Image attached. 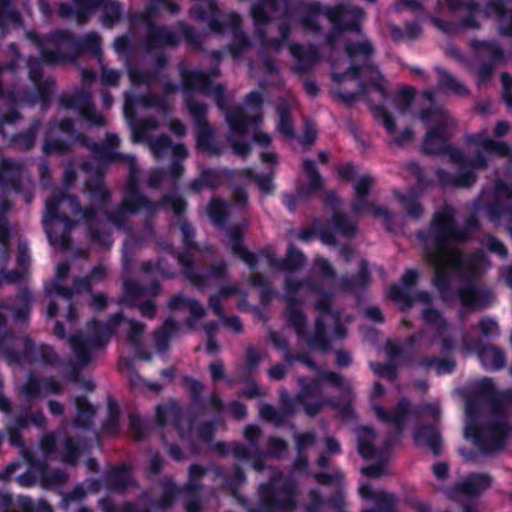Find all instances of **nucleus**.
<instances>
[{"instance_id": "obj_1", "label": "nucleus", "mask_w": 512, "mask_h": 512, "mask_svg": "<svg viewBox=\"0 0 512 512\" xmlns=\"http://www.w3.org/2000/svg\"><path fill=\"white\" fill-rule=\"evenodd\" d=\"M352 24L334 27L328 37L333 48L332 93L344 102L356 100L360 94L383 101L388 97V84L380 71L368 63L373 48L361 33L358 21L363 19L360 8L351 11Z\"/></svg>"}, {"instance_id": "obj_2", "label": "nucleus", "mask_w": 512, "mask_h": 512, "mask_svg": "<svg viewBox=\"0 0 512 512\" xmlns=\"http://www.w3.org/2000/svg\"><path fill=\"white\" fill-rule=\"evenodd\" d=\"M463 240L465 234L456 228L453 210L444 207L437 211L425 238L426 256L435 268L437 283L449 271L460 267L462 261L457 245Z\"/></svg>"}, {"instance_id": "obj_3", "label": "nucleus", "mask_w": 512, "mask_h": 512, "mask_svg": "<svg viewBox=\"0 0 512 512\" xmlns=\"http://www.w3.org/2000/svg\"><path fill=\"white\" fill-rule=\"evenodd\" d=\"M144 331L143 324L128 320L121 314H116L106 326L96 322L90 323L85 336H73L69 339V343L78 363L84 366L92 361L96 354L104 348L112 335H124L130 346L138 348Z\"/></svg>"}, {"instance_id": "obj_4", "label": "nucleus", "mask_w": 512, "mask_h": 512, "mask_svg": "<svg viewBox=\"0 0 512 512\" xmlns=\"http://www.w3.org/2000/svg\"><path fill=\"white\" fill-rule=\"evenodd\" d=\"M72 214L81 212L77 202L68 196H55L46 202V213L43 219L50 243L59 249L69 246L68 231L71 229L66 211Z\"/></svg>"}, {"instance_id": "obj_5", "label": "nucleus", "mask_w": 512, "mask_h": 512, "mask_svg": "<svg viewBox=\"0 0 512 512\" xmlns=\"http://www.w3.org/2000/svg\"><path fill=\"white\" fill-rule=\"evenodd\" d=\"M466 416L465 435L472 439L476 446L486 452H493L504 446L506 436L510 431L506 424L495 419L484 427H478L477 408L472 400H468L466 403Z\"/></svg>"}, {"instance_id": "obj_6", "label": "nucleus", "mask_w": 512, "mask_h": 512, "mask_svg": "<svg viewBox=\"0 0 512 512\" xmlns=\"http://www.w3.org/2000/svg\"><path fill=\"white\" fill-rule=\"evenodd\" d=\"M470 143L471 151L476 154L472 158L466 159L462 152L456 149H453L450 152L451 159L456 163L461 164L462 170H465L466 168H484L487 160L482 156L483 153L487 155L507 156L511 152V148L508 144L488 138L486 132L479 133L471 137Z\"/></svg>"}, {"instance_id": "obj_7", "label": "nucleus", "mask_w": 512, "mask_h": 512, "mask_svg": "<svg viewBox=\"0 0 512 512\" xmlns=\"http://www.w3.org/2000/svg\"><path fill=\"white\" fill-rule=\"evenodd\" d=\"M421 119L427 125L424 149L429 153L440 152L444 148L446 139L453 132L455 121L442 110L422 114Z\"/></svg>"}, {"instance_id": "obj_8", "label": "nucleus", "mask_w": 512, "mask_h": 512, "mask_svg": "<svg viewBox=\"0 0 512 512\" xmlns=\"http://www.w3.org/2000/svg\"><path fill=\"white\" fill-rule=\"evenodd\" d=\"M261 104V96L257 92H252L247 98V107L255 110L252 117H244L242 111H235L226 115L227 122L230 126V141L234 152L238 155H246L249 151V145L246 143H238L233 138L235 136H241L246 133L248 125L251 123H257L261 120L259 114V108Z\"/></svg>"}, {"instance_id": "obj_9", "label": "nucleus", "mask_w": 512, "mask_h": 512, "mask_svg": "<svg viewBox=\"0 0 512 512\" xmlns=\"http://www.w3.org/2000/svg\"><path fill=\"white\" fill-rule=\"evenodd\" d=\"M374 183V179L368 175H365L359 178L355 184V195L358 199L357 202L353 205L352 209L355 214H362L364 212H369L377 218L383 219V221H388L389 212L384 207L377 206L373 203H365L363 202V198L369 193V190Z\"/></svg>"}, {"instance_id": "obj_10", "label": "nucleus", "mask_w": 512, "mask_h": 512, "mask_svg": "<svg viewBox=\"0 0 512 512\" xmlns=\"http://www.w3.org/2000/svg\"><path fill=\"white\" fill-rule=\"evenodd\" d=\"M276 485V479L273 478L271 484L261 485L260 493L266 504L272 511L288 512L295 506L294 495L287 490L273 491Z\"/></svg>"}, {"instance_id": "obj_11", "label": "nucleus", "mask_w": 512, "mask_h": 512, "mask_svg": "<svg viewBox=\"0 0 512 512\" xmlns=\"http://www.w3.org/2000/svg\"><path fill=\"white\" fill-rule=\"evenodd\" d=\"M423 319L426 323L425 333L436 334L441 340V349L443 351L452 349L453 342L451 341V335L439 312L428 307L423 310Z\"/></svg>"}, {"instance_id": "obj_12", "label": "nucleus", "mask_w": 512, "mask_h": 512, "mask_svg": "<svg viewBox=\"0 0 512 512\" xmlns=\"http://www.w3.org/2000/svg\"><path fill=\"white\" fill-rule=\"evenodd\" d=\"M187 105L190 113L195 118L198 128H197V144L198 147L210 151L217 152L214 149L213 142V134L211 128L203 122L204 115L206 113V108L202 104L195 103L194 101L188 99Z\"/></svg>"}, {"instance_id": "obj_13", "label": "nucleus", "mask_w": 512, "mask_h": 512, "mask_svg": "<svg viewBox=\"0 0 512 512\" xmlns=\"http://www.w3.org/2000/svg\"><path fill=\"white\" fill-rule=\"evenodd\" d=\"M484 13L497 18L503 35L512 36V0H488Z\"/></svg>"}, {"instance_id": "obj_14", "label": "nucleus", "mask_w": 512, "mask_h": 512, "mask_svg": "<svg viewBox=\"0 0 512 512\" xmlns=\"http://www.w3.org/2000/svg\"><path fill=\"white\" fill-rule=\"evenodd\" d=\"M477 57L480 60H489V65H483L477 70L478 82H486L492 73L493 65L502 58V50L494 43L482 42L475 46Z\"/></svg>"}, {"instance_id": "obj_15", "label": "nucleus", "mask_w": 512, "mask_h": 512, "mask_svg": "<svg viewBox=\"0 0 512 512\" xmlns=\"http://www.w3.org/2000/svg\"><path fill=\"white\" fill-rule=\"evenodd\" d=\"M302 283H292L287 281L285 288V297L287 299V319L294 326L298 334L302 333V327L304 325V318L301 311L298 309V301L295 295L304 290Z\"/></svg>"}, {"instance_id": "obj_16", "label": "nucleus", "mask_w": 512, "mask_h": 512, "mask_svg": "<svg viewBox=\"0 0 512 512\" xmlns=\"http://www.w3.org/2000/svg\"><path fill=\"white\" fill-rule=\"evenodd\" d=\"M183 78L186 87L190 89H198L205 94H213L215 96L217 105L220 108L224 107L222 99L224 93L223 87L218 85L217 87L210 89V82L205 73L201 71H190L183 74Z\"/></svg>"}, {"instance_id": "obj_17", "label": "nucleus", "mask_w": 512, "mask_h": 512, "mask_svg": "<svg viewBox=\"0 0 512 512\" xmlns=\"http://www.w3.org/2000/svg\"><path fill=\"white\" fill-rule=\"evenodd\" d=\"M358 450L362 457L376 459L382 457L388 451V445L374 446L376 435L372 429L362 427L357 431Z\"/></svg>"}, {"instance_id": "obj_18", "label": "nucleus", "mask_w": 512, "mask_h": 512, "mask_svg": "<svg viewBox=\"0 0 512 512\" xmlns=\"http://www.w3.org/2000/svg\"><path fill=\"white\" fill-rule=\"evenodd\" d=\"M491 479L486 474H472L464 478L455 488V494L464 497H473L487 489Z\"/></svg>"}, {"instance_id": "obj_19", "label": "nucleus", "mask_w": 512, "mask_h": 512, "mask_svg": "<svg viewBox=\"0 0 512 512\" xmlns=\"http://www.w3.org/2000/svg\"><path fill=\"white\" fill-rule=\"evenodd\" d=\"M58 392H60V386L55 380L46 379L40 383L36 379L30 378L21 389V397L28 402L41 395Z\"/></svg>"}, {"instance_id": "obj_20", "label": "nucleus", "mask_w": 512, "mask_h": 512, "mask_svg": "<svg viewBox=\"0 0 512 512\" xmlns=\"http://www.w3.org/2000/svg\"><path fill=\"white\" fill-rule=\"evenodd\" d=\"M97 9L103 10L104 22L106 24L114 23L120 15L119 5L116 2L110 0H79L77 3V9Z\"/></svg>"}, {"instance_id": "obj_21", "label": "nucleus", "mask_w": 512, "mask_h": 512, "mask_svg": "<svg viewBox=\"0 0 512 512\" xmlns=\"http://www.w3.org/2000/svg\"><path fill=\"white\" fill-rule=\"evenodd\" d=\"M157 420L166 428L175 429L181 437L180 425L183 422L180 409L174 403L159 406L157 408Z\"/></svg>"}, {"instance_id": "obj_22", "label": "nucleus", "mask_w": 512, "mask_h": 512, "mask_svg": "<svg viewBox=\"0 0 512 512\" xmlns=\"http://www.w3.org/2000/svg\"><path fill=\"white\" fill-rule=\"evenodd\" d=\"M375 415L382 421L390 423L397 428H401L402 424L405 422L409 405L406 401L402 400L398 403L394 412H388L382 406L375 405L373 407Z\"/></svg>"}, {"instance_id": "obj_23", "label": "nucleus", "mask_w": 512, "mask_h": 512, "mask_svg": "<svg viewBox=\"0 0 512 512\" xmlns=\"http://www.w3.org/2000/svg\"><path fill=\"white\" fill-rule=\"evenodd\" d=\"M374 114L377 120L384 125V127L393 137L394 141L398 144H405L413 139V132L409 129H405L400 134L396 132V128L391 115L383 107H376L374 109Z\"/></svg>"}, {"instance_id": "obj_24", "label": "nucleus", "mask_w": 512, "mask_h": 512, "mask_svg": "<svg viewBox=\"0 0 512 512\" xmlns=\"http://www.w3.org/2000/svg\"><path fill=\"white\" fill-rule=\"evenodd\" d=\"M303 171L308 183H303L299 186L298 194L300 197L311 195L322 188V180L315 170L313 161L304 160Z\"/></svg>"}, {"instance_id": "obj_25", "label": "nucleus", "mask_w": 512, "mask_h": 512, "mask_svg": "<svg viewBox=\"0 0 512 512\" xmlns=\"http://www.w3.org/2000/svg\"><path fill=\"white\" fill-rule=\"evenodd\" d=\"M438 89L457 96H466L469 94V89L462 81L441 69L438 70Z\"/></svg>"}, {"instance_id": "obj_26", "label": "nucleus", "mask_w": 512, "mask_h": 512, "mask_svg": "<svg viewBox=\"0 0 512 512\" xmlns=\"http://www.w3.org/2000/svg\"><path fill=\"white\" fill-rule=\"evenodd\" d=\"M447 6L451 11H457L459 9H465L467 14L471 16V19H467L461 23V27L464 29L478 28L479 23L475 19L482 14V10L479 6L473 2L463 3L461 0H447Z\"/></svg>"}, {"instance_id": "obj_27", "label": "nucleus", "mask_w": 512, "mask_h": 512, "mask_svg": "<svg viewBox=\"0 0 512 512\" xmlns=\"http://www.w3.org/2000/svg\"><path fill=\"white\" fill-rule=\"evenodd\" d=\"M241 230L233 229L228 231L227 238L228 244L230 245L234 254L242 259L250 268L255 267L256 258L255 256L247 251V249L241 244Z\"/></svg>"}, {"instance_id": "obj_28", "label": "nucleus", "mask_w": 512, "mask_h": 512, "mask_svg": "<svg viewBox=\"0 0 512 512\" xmlns=\"http://www.w3.org/2000/svg\"><path fill=\"white\" fill-rule=\"evenodd\" d=\"M290 52L298 61L297 69L304 71L318 60V51L312 47H301L297 45L290 46Z\"/></svg>"}, {"instance_id": "obj_29", "label": "nucleus", "mask_w": 512, "mask_h": 512, "mask_svg": "<svg viewBox=\"0 0 512 512\" xmlns=\"http://www.w3.org/2000/svg\"><path fill=\"white\" fill-rule=\"evenodd\" d=\"M483 366L490 370L501 369L505 364L502 352L493 346L485 347L479 354Z\"/></svg>"}, {"instance_id": "obj_30", "label": "nucleus", "mask_w": 512, "mask_h": 512, "mask_svg": "<svg viewBox=\"0 0 512 512\" xmlns=\"http://www.w3.org/2000/svg\"><path fill=\"white\" fill-rule=\"evenodd\" d=\"M414 438L419 445L429 446L434 453H438L441 441L439 433L434 427L427 426L418 429Z\"/></svg>"}, {"instance_id": "obj_31", "label": "nucleus", "mask_w": 512, "mask_h": 512, "mask_svg": "<svg viewBox=\"0 0 512 512\" xmlns=\"http://www.w3.org/2000/svg\"><path fill=\"white\" fill-rule=\"evenodd\" d=\"M151 203L137 191H131L124 199L122 211L127 213H137L143 210H150Z\"/></svg>"}, {"instance_id": "obj_32", "label": "nucleus", "mask_w": 512, "mask_h": 512, "mask_svg": "<svg viewBox=\"0 0 512 512\" xmlns=\"http://www.w3.org/2000/svg\"><path fill=\"white\" fill-rule=\"evenodd\" d=\"M226 176V173H219L212 170L204 171L200 177L192 183V188L195 191H199L203 187H216L222 183Z\"/></svg>"}, {"instance_id": "obj_33", "label": "nucleus", "mask_w": 512, "mask_h": 512, "mask_svg": "<svg viewBox=\"0 0 512 512\" xmlns=\"http://www.w3.org/2000/svg\"><path fill=\"white\" fill-rule=\"evenodd\" d=\"M169 306L172 309L187 308L195 318H201L204 315V308L198 302L186 299L181 295L171 299Z\"/></svg>"}, {"instance_id": "obj_34", "label": "nucleus", "mask_w": 512, "mask_h": 512, "mask_svg": "<svg viewBox=\"0 0 512 512\" xmlns=\"http://www.w3.org/2000/svg\"><path fill=\"white\" fill-rule=\"evenodd\" d=\"M106 276V269L104 266L99 265L95 267L88 278L75 282V289L80 292L82 289H88L91 284L101 281Z\"/></svg>"}, {"instance_id": "obj_35", "label": "nucleus", "mask_w": 512, "mask_h": 512, "mask_svg": "<svg viewBox=\"0 0 512 512\" xmlns=\"http://www.w3.org/2000/svg\"><path fill=\"white\" fill-rule=\"evenodd\" d=\"M360 273L356 281L351 283L348 279H342L340 285L343 289L355 291L356 289L363 288L369 281V277L367 274L366 263L364 261L360 262Z\"/></svg>"}, {"instance_id": "obj_36", "label": "nucleus", "mask_w": 512, "mask_h": 512, "mask_svg": "<svg viewBox=\"0 0 512 512\" xmlns=\"http://www.w3.org/2000/svg\"><path fill=\"white\" fill-rule=\"evenodd\" d=\"M318 387H319L318 382L314 383L313 387H304L299 395V400L303 403L305 412L309 416L316 415L322 407V404H317L315 406H312L307 402L309 395L312 392L316 391L318 389Z\"/></svg>"}, {"instance_id": "obj_37", "label": "nucleus", "mask_w": 512, "mask_h": 512, "mask_svg": "<svg viewBox=\"0 0 512 512\" xmlns=\"http://www.w3.org/2000/svg\"><path fill=\"white\" fill-rule=\"evenodd\" d=\"M359 493L363 498H372L378 501H383L387 504L394 502V497L391 494L383 491L375 492L370 485H362L359 488Z\"/></svg>"}, {"instance_id": "obj_38", "label": "nucleus", "mask_w": 512, "mask_h": 512, "mask_svg": "<svg viewBox=\"0 0 512 512\" xmlns=\"http://www.w3.org/2000/svg\"><path fill=\"white\" fill-rule=\"evenodd\" d=\"M227 212V205L218 200H213L208 207V215L215 224H221Z\"/></svg>"}, {"instance_id": "obj_39", "label": "nucleus", "mask_w": 512, "mask_h": 512, "mask_svg": "<svg viewBox=\"0 0 512 512\" xmlns=\"http://www.w3.org/2000/svg\"><path fill=\"white\" fill-rule=\"evenodd\" d=\"M330 321H335V316L325 312L323 313L320 318L317 320L316 324V338L311 341L310 345L312 347H319L324 348V346L320 343V340L324 333V326L328 324Z\"/></svg>"}, {"instance_id": "obj_40", "label": "nucleus", "mask_w": 512, "mask_h": 512, "mask_svg": "<svg viewBox=\"0 0 512 512\" xmlns=\"http://www.w3.org/2000/svg\"><path fill=\"white\" fill-rule=\"evenodd\" d=\"M398 198L410 216L417 218L422 214V206L411 195L398 196Z\"/></svg>"}, {"instance_id": "obj_41", "label": "nucleus", "mask_w": 512, "mask_h": 512, "mask_svg": "<svg viewBox=\"0 0 512 512\" xmlns=\"http://www.w3.org/2000/svg\"><path fill=\"white\" fill-rule=\"evenodd\" d=\"M414 92L410 87L402 88L397 96L396 104L397 109L401 112H406L409 110L411 102L413 100Z\"/></svg>"}, {"instance_id": "obj_42", "label": "nucleus", "mask_w": 512, "mask_h": 512, "mask_svg": "<svg viewBox=\"0 0 512 512\" xmlns=\"http://www.w3.org/2000/svg\"><path fill=\"white\" fill-rule=\"evenodd\" d=\"M162 205L164 208L171 209L176 215H180L186 208L184 200L177 195H168L163 201Z\"/></svg>"}, {"instance_id": "obj_43", "label": "nucleus", "mask_w": 512, "mask_h": 512, "mask_svg": "<svg viewBox=\"0 0 512 512\" xmlns=\"http://www.w3.org/2000/svg\"><path fill=\"white\" fill-rule=\"evenodd\" d=\"M278 112H279V117H280L278 129H279L280 133L287 138H293V136H294L293 127H292L291 121L289 119L287 110L285 108H279Z\"/></svg>"}, {"instance_id": "obj_44", "label": "nucleus", "mask_w": 512, "mask_h": 512, "mask_svg": "<svg viewBox=\"0 0 512 512\" xmlns=\"http://www.w3.org/2000/svg\"><path fill=\"white\" fill-rule=\"evenodd\" d=\"M275 4V0H262V4L254 6L252 9L253 17L256 23L264 22L267 19V11H270Z\"/></svg>"}, {"instance_id": "obj_45", "label": "nucleus", "mask_w": 512, "mask_h": 512, "mask_svg": "<svg viewBox=\"0 0 512 512\" xmlns=\"http://www.w3.org/2000/svg\"><path fill=\"white\" fill-rule=\"evenodd\" d=\"M389 297L401 304L403 308L410 307L412 304L408 297L407 291L399 286H393L389 290Z\"/></svg>"}, {"instance_id": "obj_46", "label": "nucleus", "mask_w": 512, "mask_h": 512, "mask_svg": "<svg viewBox=\"0 0 512 512\" xmlns=\"http://www.w3.org/2000/svg\"><path fill=\"white\" fill-rule=\"evenodd\" d=\"M149 146L155 156L159 157L170 148V140L166 136H161L158 139L149 141Z\"/></svg>"}, {"instance_id": "obj_47", "label": "nucleus", "mask_w": 512, "mask_h": 512, "mask_svg": "<svg viewBox=\"0 0 512 512\" xmlns=\"http://www.w3.org/2000/svg\"><path fill=\"white\" fill-rule=\"evenodd\" d=\"M176 327L177 325L174 321L168 320L165 322L163 328L155 333V338L159 349H162L164 341L173 331L176 330Z\"/></svg>"}, {"instance_id": "obj_48", "label": "nucleus", "mask_w": 512, "mask_h": 512, "mask_svg": "<svg viewBox=\"0 0 512 512\" xmlns=\"http://www.w3.org/2000/svg\"><path fill=\"white\" fill-rule=\"evenodd\" d=\"M158 127V122L154 119H146L141 126L135 131L133 135V140L135 142L144 140L146 138V133L149 130L156 129Z\"/></svg>"}, {"instance_id": "obj_49", "label": "nucleus", "mask_w": 512, "mask_h": 512, "mask_svg": "<svg viewBox=\"0 0 512 512\" xmlns=\"http://www.w3.org/2000/svg\"><path fill=\"white\" fill-rule=\"evenodd\" d=\"M319 15V12L315 9L308 11L302 19L303 28L308 32L317 31L318 27L316 26V23L318 21Z\"/></svg>"}, {"instance_id": "obj_50", "label": "nucleus", "mask_w": 512, "mask_h": 512, "mask_svg": "<svg viewBox=\"0 0 512 512\" xmlns=\"http://www.w3.org/2000/svg\"><path fill=\"white\" fill-rule=\"evenodd\" d=\"M295 441L299 452L302 453L315 443V435L312 433L299 434L296 436Z\"/></svg>"}, {"instance_id": "obj_51", "label": "nucleus", "mask_w": 512, "mask_h": 512, "mask_svg": "<svg viewBox=\"0 0 512 512\" xmlns=\"http://www.w3.org/2000/svg\"><path fill=\"white\" fill-rule=\"evenodd\" d=\"M303 259H304V257L302 255V253L294 250L293 248H290L288 255H287V259H286L285 268H287V269L296 268L303 262Z\"/></svg>"}, {"instance_id": "obj_52", "label": "nucleus", "mask_w": 512, "mask_h": 512, "mask_svg": "<svg viewBox=\"0 0 512 512\" xmlns=\"http://www.w3.org/2000/svg\"><path fill=\"white\" fill-rule=\"evenodd\" d=\"M260 415L263 419L274 422L276 424H279L281 421L278 412L272 406L269 405L261 406Z\"/></svg>"}, {"instance_id": "obj_53", "label": "nucleus", "mask_w": 512, "mask_h": 512, "mask_svg": "<svg viewBox=\"0 0 512 512\" xmlns=\"http://www.w3.org/2000/svg\"><path fill=\"white\" fill-rule=\"evenodd\" d=\"M460 298L465 306H475L477 303V293L474 288H467L461 291Z\"/></svg>"}, {"instance_id": "obj_54", "label": "nucleus", "mask_w": 512, "mask_h": 512, "mask_svg": "<svg viewBox=\"0 0 512 512\" xmlns=\"http://www.w3.org/2000/svg\"><path fill=\"white\" fill-rule=\"evenodd\" d=\"M475 181V175L472 172L463 173L461 172L459 175L455 177L453 180V184L461 187H468L472 185Z\"/></svg>"}, {"instance_id": "obj_55", "label": "nucleus", "mask_w": 512, "mask_h": 512, "mask_svg": "<svg viewBox=\"0 0 512 512\" xmlns=\"http://www.w3.org/2000/svg\"><path fill=\"white\" fill-rule=\"evenodd\" d=\"M76 407L80 416L90 417L94 414V408L84 398L76 399Z\"/></svg>"}, {"instance_id": "obj_56", "label": "nucleus", "mask_w": 512, "mask_h": 512, "mask_svg": "<svg viewBox=\"0 0 512 512\" xmlns=\"http://www.w3.org/2000/svg\"><path fill=\"white\" fill-rule=\"evenodd\" d=\"M502 84L504 86V99L509 107H512V92L510 90L512 86V77L504 73L501 77Z\"/></svg>"}, {"instance_id": "obj_57", "label": "nucleus", "mask_w": 512, "mask_h": 512, "mask_svg": "<svg viewBox=\"0 0 512 512\" xmlns=\"http://www.w3.org/2000/svg\"><path fill=\"white\" fill-rule=\"evenodd\" d=\"M478 328L482 335L488 336L497 331V324L491 319H483L479 322Z\"/></svg>"}, {"instance_id": "obj_58", "label": "nucleus", "mask_w": 512, "mask_h": 512, "mask_svg": "<svg viewBox=\"0 0 512 512\" xmlns=\"http://www.w3.org/2000/svg\"><path fill=\"white\" fill-rule=\"evenodd\" d=\"M326 16L332 23H335L337 19H340L341 21H347L350 18V13L343 11L342 9L335 8L328 10L326 12Z\"/></svg>"}, {"instance_id": "obj_59", "label": "nucleus", "mask_w": 512, "mask_h": 512, "mask_svg": "<svg viewBox=\"0 0 512 512\" xmlns=\"http://www.w3.org/2000/svg\"><path fill=\"white\" fill-rule=\"evenodd\" d=\"M362 473L369 477H380L387 473V468L384 465H373L363 468Z\"/></svg>"}, {"instance_id": "obj_60", "label": "nucleus", "mask_w": 512, "mask_h": 512, "mask_svg": "<svg viewBox=\"0 0 512 512\" xmlns=\"http://www.w3.org/2000/svg\"><path fill=\"white\" fill-rule=\"evenodd\" d=\"M287 446L284 441L278 438H272L270 440V452L274 456H280L282 452L286 450Z\"/></svg>"}, {"instance_id": "obj_61", "label": "nucleus", "mask_w": 512, "mask_h": 512, "mask_svg": "<svg viewBox=\"0 0 512 512\" xmlns=\"http://www.w3.org/2000/svg\"><path fill=\"white\" fill-rule=\"evenodd\" d=\"M315 268L326 276H333L334 271L328 261L324 258H318L315 262Z\"/></svg>"}, {"instance_id": "obj_62", "label": "nucleus", "mask_w": 512, "mask_h": 512, "mask_svg": "<svg viewBox=\"0 0 512 512\" xmlns=\"http://www.w3.org/2000/svg\"><path fill=\"white\" fill-rule=\"evenodd\" d=\"M101 79L106 85H114L119 80V73L114 70H104Z\"/></svg>"}, {"instance_id": "obj_63", "label": "nucleus", "mask_w": 512, "mask_h": 512, "mask_svg": "<svg viewBox=\"0 0 512 512\" xmlns=\"http://www.w3.org/2000/svg\"><path fill=\"white\" fill-rule=\"evenodd\" d=\"M146 293V290L132 283H125V295L130 300L133 297Z\"/></svg>"}, {"instance_id": "obj_64", "label": "nucleus", "mask_w": 512, "mask_h": 512, "mask_svg": "<svg viewBox=\"0 0 512 512\" xmlns=\"http://www.w3.org/2000/svg\"><path fill=\"white\" fill-rule=\"evenodd\" d=\"M209 369L213 380L216 381L224 377V368L221 362L217 361L211 363Z\"/></svg>"}]
</instances>
